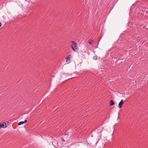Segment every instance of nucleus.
<instances>
[{
	"mask_svg": "<svg viewBox=\"0 0 148 148\" xmlns=\"http://www.w3.org/2000/svg\"><path fill=\"white\" fill-rule=\"evenodd\" d=\"M71 47L72 49L74 51L77 52L78 50L77 44L75 42L73 41L71 42Z\"/></svg>",
	"mask_w": 148,
	"mask_h": 148,
	"instance_id": "nucleus-1",
	"label": "nucleus"
},
{
	"mask_svg": "<svg viewBox=\"0 0 148 148\" xmlns=\"http://www.w3.org/2000/svg\"><path fill=\"white\" fill-rule=\"evenodd\" d=\"M61 140L62 142H64L65 141V140L63 138H62Z\"/></svg>",
	"mask_w": 148,
	"mask_h": 148,
	"instance_id": "nucleus-8",
	"label": "nucleus"
},
{
	"mask_svg": "<svg viewBox=\"0 0 148 148\" xmlns=\"http://www.w3.org/2000/svg\"><path fill=\"white\" fill-rule=\"evenodd\" d=\"M92 41H90V42H88V43H89L90 44V45H91V44H92Z\"/></svg>",
	"mask_w": 148,
	"mask_h": 148,
	"instance_id": "nucleus-9",
	"label": "nucleus"
},
{
	"mask_svg": "<svg viewBox=\"0 0 148 148\" xmlns=\"http://www.w3.org/2000/svg\"><path fill=\"white\" fill-rule=\"evenodd\" d=\"M7 127V124L5 123L0 124V129L1 128H5Z\"/></svg>",
	"mask_w": 148,
	"mask_h": 148,
	"instance_id": "nucleus-2",
	"label": "nucleus"
},
{
	"mask_svg": "<svg viewBox=\"0 0 148 148\" xmlns=\"http://www.w3.org/2000/svg\"><path fill=\"white\" fill-rule=\"evenodd\" d=\"M24 124V122L23 121H21V122H20L18 123V125H21L22 124Z\"/></svg>",
	"mask_w": 148,
	"mask_h": 148,
	"instance_id": "nucleus-6",
	"label": "nucleus"
},
{
	"mask_svg": "<svg viewBox=\"0 0 148 148\" xmlns=\"http://www.w3.org/2000/svg\"><path fill=\"white\" fill-rule=\"evenodd\" d=\"M66 135V134H64V136Z\"/></svg>",
	"mask_w": 148,
	"mask_h": 148,
	"instance_id": "nucleus-12",
	"label": "nucleus"
},
{
	"mask_svg": "<svg viewBox=\"0 0 148 148\" xmlns=\"http://www.w3.org/2000/svg\"><path fill=\"white\" fill-rule=\"evenodd\" d=\"M71 57V55H69V56H67L66 58V62L68 63H69L70 62V58Z\"/></svg>",
	"mask_w": 148,
	"mask_h": 148,
	"instance_id": "nucleus-3",
	"label": "nucleus"
},
{
	"mask_svg": "<svg viewBox=\"0 0 148 148\" xmlns=\"http://www.w3.org/2000/svg\"><path fill=\"white\" fill-rule=\"evenodd\" d=\"M23 122H24V123H26L27 122V121L26 120H25L24 121H23Z\"/></svg>",
	"mask_w": 148,
	"mask_h": 148,
	"instance_id": "nucleus-10",
	"label": "nucleus"
},
{
	"mask_svg": "<svg viewBox=\"0 0 148 148\" xmlns=\"http://www.w3.org/2000/svg\"><path fill=\"white\" fill-rule=\"evenodd\" d=\"M124 102L123 99L121 100V101L119 103L118 105V107L121 108L122 107V105L123 103Z\"/></svg>",
	"mask_w": 148,
	"mask_h": 148,
	"instance_id": "nucleus-4",
	"label": "nucleus"
},
{
	"mask_svg": "<svg viewBox=\"0 0 148 148\" xmlns=\"http://www.w3.org/2000/svg\"><path fill=\"white\" fill-rule=\"evenodd\" d=\"M93 58L95 60H96L97 59V58L95 56L93 57Z\"/></svg>",
	"mask_w": 148,
	"mask_h": 148,
	"instance_id": "nucleus-7",
	"label": "nucleus"
},
{
	"mask_svg": "<svg viewBox=\"0 0 148 148\" xmlns=\"http://www.w3.org/2000/svg\"><path fill=\"white\" fill-rule=\"evenodd\" d=\"M114 104V101L112 100H111L110 101V106H112Z\"/></svg>",
	"mask_w": 148,
	"mask_h": 148,
	"instance_id": "nucleus-5",
	"label": "nucleus"
},
{
	"mask_svg": "<svg viewBox=\"0 0 148 148\" xmlns=\"http://www.w3.org/2000/svg\"><path fill=\"white\" fill-rule=\"evenodd\" d=\"M1 23L0 22V27L1 26Z\"/></svg>",
	"mask_w": 148,
	"mask_h": 148,
	"instance_id": "nucleus-11",
	"label": "nucleus"
}]
</instances>
